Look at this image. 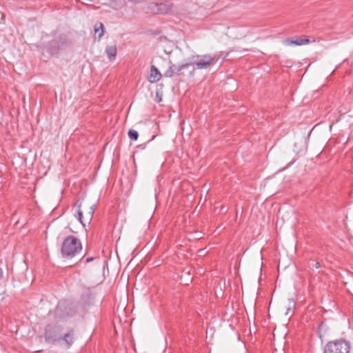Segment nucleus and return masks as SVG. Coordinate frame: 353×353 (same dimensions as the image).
<instances>
[{
	"label": "nucleus",
	"instance_id": "f3484780",
	"mask_svg": "<svg viewBox=\"0 0 353 353\" xmlns=\"http://www.w3.org/2000/svg\"><path fill=\"white\" fill-rule=\"evenodd\" d=\"M95 259H96L95 257H88V258H87V259H85V262L86 263H90V262H91V261H94Z\"/></svg>",
	"mask_w": 353,
	"mask_h": 353
},
{
	"label": "nucleus",
	"instance_id": "9d476101",
	"mask_svg": "<svg viewBox=\"0 0 353 353\" xmlns=\"http://www.w3.org/2000/svg\"><path fill=\"white\" fill-rule=\"evenodd\" d=\"M161 77L162 74L159 70L154 65H151L150 74L148 77V81L152 83H156L161 79Z\"/></svg>",
	"mask_w": 353,
	"mask_h": 353
},
{
	"label": "nucleus",
	"instance_id": "f257e3e1",
	"mask_svg": "<svg viewBox=\"0 0 353 353\" xmlns=\"http://www.w3.org/2000/svg\"><path fill=\"white\" fill-rule=\"evenodd\" d=\"M82 250V245L79 239L74 236L66 237L61 245V253L63 258L70 259Z\"/></svg>",
	"mask_w": 353,
	"mask_h": 353
},
{
	"label": "nucleus",
	"instance_id": "423d86ee",
	"mask_svg": "<svg viewBox=\"0 0 353 353\" xmlns=\"http://www.w3.org/2000/svg\"><path fill=\"white\" fill-rule=\"evenodd\" d=\"M190 65H191V63L188 62L179 65L171 63L168 69L165 72L164 75L166 77H172L174 75H180L179 72L183 69L188 68Z\"/></svg>",
	"mask_w": 353,
	"mask_h": 353
},
{
	"label": "nucleus",
	"instance_id": "39448f33",
	"mask_svg": "<svg viewBox=\"0 0 353 353\" xmlns=\"http://www.w3.org/2000/svg\"><path fill=\"white\" fill-rule=\"evenodd\" d=\"M62 327L59 324H49L45 328L44 337L47 343H54L60 341Z\"/></svg>",
	"mask_w": 353,
	"mask_h": 353
},
{
	"label": "nucleus",
	"instance_id": "7ed1b4c3",
	"mask_svg": "<svg viewBox=\"0 0 353 353\" xmlns=\"http://www.w3.org/2000/svg\"><path fill=\"white\" fill-rule=\"evenodd\" d=\"M350 343L341 339L329 341L325 345L323 353H350Z\"/></svg>",
	"mask_w": 353,
	"mask_h": 353
},
{
	"label": "nucleus",
	"instance_id": "f03ea898",
	"mask_svg": "<svg viewBox=\"0 0 353 353\" xmlns=\"http://www.w3.org/2000/svg\"><path fill=\"white\" fill-rule=\"evenodd\" d=\"M68 44V39L65 34H60L48 43L41 44L39 46L42 53L46 52L50 56L57 55L59 50L66 47Z\"/></svg>",
	"mask_w": 353,
	"mask_h": 353
},
{
	"label": "nucleus",
	"instance_id": "a211bd4d",
	"mask_svg": "<svg viewBox=\"0 0 353 353\" xmlns=\"http://www.w3.org/2000/svg\"><path fill=\"white\" fill-rule=\"evenodd\" d=\"M325 326V323L323 321H321L319 325V330H321Z\"/></svg>",
	"mask_w": 353,
	"mask_h": 353
},
{
	"label": "nucleus",
	"instance_id": "1a4fd4ad",
	"mask_svg": "<svg viewBox=\"0 0 353 353\" xmlns=\"http://www.w3.org/2000/svg\"><path fill=\"white\" fill-rule=\"evenodd\" d=\"M151 9L154 14H165L170 11L171 7L166 3H161L154 4Z\"/></svg>",
	"mask_w": 353,
	"mask_h": 353
},
{
	"label": "nucleus",
	"instance_id": "f8f14e48",
	"mask_svg": "<svg viewBox=\"0 0 353 353\" xmlns=\"http://www.w3.org/2000/svg\"><path fill=\"white\" fill-rule=\"evenodd\" d=\"M100 30H101V32L99 33V38H101L104 34L103 25L102 23H97L94 26L95 33L99 32V31H100Z\"/></svg>",
	"mask_w": 353,
	"mask_h": 353
},
{
	"label": "nucleus",
	"instance_id": "dca6fc26",
	"mask_svg": "<svg viewBox=\"0 0 353 353\" xmlns=\"http://www.w3.org/2000/svg\"><path fill=\"white\" fill-rule=\"evenodd\" d=\"M79 207L80 208L81 207V204L79 205ZM77 214H78V219L79 220V221L83 225H85L83 220H82V218H83V212L82 211L80 210V208L79 209L78 212H77Z\"/></svg>",
	"mask_w": 353,
	"mask_h": 353
},
{
	"label": "nucleus",
	"instance_id": "0eeeda50",
	"mask_svg": "<svg viewBox=\"0 0 353 353\" xmlns=\"http://www.w3.org/2000/svg\"><path fill=\"white\" fill-rule=\"evenodd\" d=\"M283 43L285 46H292V45H296V46H301L310 43V40L306 36L303 37H293L290 38H287L283 41Z\"/></svg>",
	"mask_w": 353,
	"mask_h": 353
},
{
	"label": "nucleus",
	"instance_id": "ddd939ff",
	"mask_svg": "<svg viewBox=\"0 0 353 353\" xmlns=\"http://www.w3.org/2000/svg\"><path fill=\"white\" fill-rule=\"evenodd\" d=\"M128 137L132 141H137L139 137V133L137 131L130 129L128 131Z\"/></svg>",
	"mask_w": 353,
	"mask_h": 353
},
{
	"label": "nucleus",
	"instance_id": "6ab92c4d",
	"mask_svg": "<svg viewBox=\"0 0 353 353\" xmlns=\"http://www.w3.org/2000/svg\"><path fill=\"white\" fill-rule=\"evenodd\" d=\"M138 147L141 149H144L145 148V144H141Z\"/></svg>",
	"mask_w": 353,
	"mask_h": 353
},
{
	"label": "nucleus",
	"instance_id": "4468645a",
	"mask_svg": "<svg viewBox=\"0 0 353 353\" xmlns=\"http://www.w3.org/2000/svg\"><path fill=\"white\" fill-rule=\"evenodd\" d=\"M308 267L311 269L312 268H316V269H319L321 268V265H320V263L314 259H310L309 261H308Z\"/></svg>",
	"mask_w": 353,
	"mask_h": 353
},
{
	"label": "nucleus",
	"instance_id": "20e7f679",
	"mask_svg": "<svg viewBox=\"0 0 353 353\" xmlns=\"http://www.w3.org/2000/svg\"><path fill=\"white\" fill-rule=\"evenodd\" d=\"M189 59L190 61L188 63H191V65H195V69L202 70L206 69L215 63L218 59L216 56L212 57L209 54H205L203 56L193 55Z\"/></svg>",
	"mask_w": 353,
	"mask_h": 353
},
{
	"label": "nucleus",
	"instance_id": "4be33fe9",
	"mask_svg": "<svg viewBox=\"0 0 353 353\" xmlns=\"http://www.w3.org/2000/svg\"><path fill=\"white\" fill-rule=\"evenodd\" d=\"M290 310H291V309H290V307L288 309V311H287V312H286V314H288V312H290Z\"/></svg>",
	"mask_w": 353,
	"mask_h": 353
},
{
	"label": "nucleus",
	"instance_id": "9b49d317",
	"mask_svg": "<svg viewBox=\"0 0 353 353\" xmlns=\"http://www.w3.org/2000/svg\"><path fill=\"white\" fill-rule=\"evenodd\" d=\"M117 52L116 45L108 46L105 48V52L110 61L115 59Z\"/></svg>",
	"mask_w": 353,
	"mask_h": 353
},
{
	"label": "nucleus",
	"instance_id": "6e6552de",
	"mask_svg": "<svg viewBox=\"0 0 353 353\" xmlns=\"http://www.w3.org/2000/svg\"><path fill=\"white\" fill-rule=\"evenodd\" d=\"M60 338V341H62L67 348L70 347L76 339L74 329L71 328L63 335L61 334Z\"/></svg>",
	"mask_w": 353,
	"mask_h": 353
},
{
	"label": "nucleus",
	"instance_id": "aec40b11",
	"mask_svg": "<svg viewBox=\"0 0 353 353\" xmlns=\"http://www.w3.org/2000/svg\"><path fill=\"white\" fill-rule=\"evenodd\" d=\"M2 274H3V271L1 269H0V277L2 276Z\"/></svg>",
	"mask_w": 353,
	"mask_h": 353
},
{
	"label": "nucleus",
	"instance_id": "412c9836",
	"mask_svg": "<svg viewBox=\"0 0 353 353\" xmlns=\"http://www.w3.org/2000/svg\"><path fill=\"white\" fill-rule=\"evenodd\" d=\"M90 295V293H86L85 294H83V296H86L87 297H88Z\"/></svg>",
	"mask_w": 353,
	"mask_h": 353
},
{
	"label": "nucleus",
	"instance_id": "2eb2a0df",
	"mask_svg": "<svg viewBox=\"0 0 353 353\" xmlns=\"http://www.w3.org/2000/svg\"><path fill=\"white\" fill-rule=\"evenodd\" d=\"M94 205H92L91 206L89 207V209H88V220H91L92 218V216L94 214Z\"/></svg>",
	"mask_w": 353,
	"mask_h": 353
}]
</instances>
